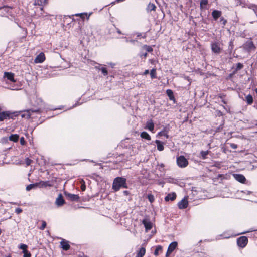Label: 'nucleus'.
I'll use <instances>...</instances> for the list:
<instances>
[{"label": "nucleus", "mask_w": 257, "mask_h": 257, "mask_svg": "<svg viewBox=\"0 0 257 257\" xmlns=\"http://www.w3.org/2000/svg\"><path fill=\"white\" fill-rule=\"evenodd\" d=\"M151 77L153 79L156 78V69L154 68L150 71Z\"/></svg>", "instance_id": "obj_27"}, {"label": "nucleus", "mask_w": 257, "mask_h": 257, "mask_svg": "<svg viewBox=\"0 0 257 257\" xmlns=\"http://www.w3.org/2000/svg\"><path fill=\"white\" fill-rule=\"evenodd\" d=\"M162 249V247L161 245H158L154 252V255L156 256L158 255L159 254V251H161Z\"/></svg>", "instance_id": "obj_29"}, {"label": "nucleus", "mask_w": 257, "mask_h": 257, "mask_svg": "<svg viewBox=\"0 0 257 257\" xmlns=\"http://www.w3.org/2000/svg\"><path fill=\"white\" fill-rule=\"evenodd\" d=\"M243 48L248 52H249L252 50H254L255 48L253 42L251 41H248L244 44Z\"/></svg>", "instance_id": "obj_5"}, {"label": "nucleus", "mask_w": 257, "mask_h": 257, "mask_svg": "<svg viewBox=\"0 0 257 257\" xmlns=\"http://www.w3.org/2000/svg\"><path fill=\"white\" fill-rule=\"evenodd\" d=\"M32 162V160L30 159L29 158H27L25 159V163L27 166H29L31 164Z\"/></svg>", "instance_id": "obj_35"}, {"label": "nucleus", "mask_w": 257, "mask_h": 257, "mask_svg": "<svg viewBox=\"0 0 257 257\" xmlns=\"http://www.w3.org/2000/svg\"><path fill=\"white\" fill-rule=\"evenodd\" d=\"M156 6L152 3H149L147 6V10L148 11H155Z\"/></svg>", "instance_id": "obj_23"}, {"label": "nucleus", "mask_w": 257, "mask_h": 257, "mask_svg": "<svg viewBox=\"0 0 257 257\" xmlns=\"http://www.w3.org/2000/svg\"><path fill=\"white\" fill-rule=\"evenodd\" d=\"M243 68V65L240 63L237 64V69H240Z\"/></svg>", "instance_id": "obj_45"}, {"label": "nucleus", "mask_w": 257, "mask_h": 257, "mask_svg": "<svg viewBox=\"0 0 257 257\" xmlns=\"http://www.w3.org/2000/svg\"><path fill=\"white\" fill-rule=\"evenodd\" d=\"M68 196L70 200L73 201H77L79 199V197L77 195L68 194Z\"/></svg>", "instance_id": "obj_22"}, {"label": "nucleus", "mask_w": 257, "mask_h": 257, "mask_svg": "<svg viewBox=\"0 0 257 257\" xmlns=\"http://www.w3.org/2000/svg\"><path fill=\"white\" fill-rule=\"evenodd\" d=\"M84 15H87V14L81 13V14H76V16H80L82 18H84Z\"/></svg>", "instance_id": "obj_48"}, {"label": "nucleus", "mask_w": 257, "mask_h": 257, "mask_svg": "<svg viewBox=\"0 0 257 257\" xmlns=\"http://www.w3.org/2000/svg\"><path fill=\"white\" fill-rule=\"evenodd\" d=\"M147 53H145L142 55V56H143L144 58H146L147 57Z\"/></svg>", "instance_id": "obj_53"}, {"label": "nucleus", "mask_w": 257, "mask_h": 257, "mask_svg": "<svg viewBox=\"0 0 257 257\" xmlns=\"http://www.w3.org/2000/svg\"><path fill=\"white\" fill-rule=\"evenodd\" d=\"M155 143L157 144V149L160 151H163L164 150V145L159 140H156Z\"/></svg>", "instance_id": "obj_18"}, {"label": "nucleus", "mask_w": 257, "mask_h": 257, "mask_svg": "<svg viewBox=\"0 0 257 257\" xmlns=\"http://www.w3.org/2000/svg\"><path fill=\"white\" fill-rule=\"evenodd\" d=\"M176 195L175 193H169L165 197V200L166 201H173L176 199Z\"/></svg>", "instance_id": "obj_10"}, {"label": "nucleus", "mask_w": 257, "mask_h": 257, "mask_svg": "<svg viewBox=\"0 0 257 257\" xmlns=\"http://www.w3.org/2000/svg\"><path fill=\"white\" fill-rule=\"evenodd\" d=\"M232 44V42H230V45H231Z\"/></svg>", "instance_id": "obj_58"}, {"label": "nucleus", "mask_w": 257, "mask_h": 257, "mask_svg": "<svg viewBox=\"0 0 257 257\" xmlns=\"http://www.w3.org/2000/svg\"><path fill=\"white\" fill-rule=\"evenodd\" d=\"M237 242L239 247L243 248L246 245L248 242V239L246 236H241L237 239Z\"/></svg>", "instance_id": "obj_4"}, {"label": "nucleus", "mask_w": 257, "mask_h": 257, "mask_svg": "<svg viewBox=\"0 0 257 257\" xmlns=\"http://www.w3.org/2000/svg\"><path fill=\"white\" fill-rule=\"evenodd\" d=\"M223 43L219 40H215L211 43V48L212 52L218 54L222 50Z\"/></svg>", "instance_id": "obj_2"}, {"label": "nucleus", "mask_w": 257, "mask_h": 257, "mask_svg": "<svg viewBox=\"0 0 257 257\" xmlns=\"http://www.w3.org/2000/svg\"><path fill=\"white\" fill-rule=\"evenodd\" d=\"M144 226L146 228V231H148L150 230L152 227V224L151 222L148 219H144L142 221Z\"/></svg>", "instance_id": "obj_9"}, {"label": "nucleus", "mask_w": 257, "mask_h": 257, "mask_svg": "<svg viewBox=\"0 0 257 257\" xmlns=\"http://www.w3.org/2000/svg\"><path fill=\"white\" fill-rule=\"evenodd\" d=\"M158 135L160 136H165L167 138H168V135L166 133H165L164 132H160L158 133Z\"/></svg>", "instance_id": "obj_41"}, {"label": "nucleus", "mask_w": 257, "mask_h": 257, "mask_svg": "<svg viewBox=\"0 0 257 257\" xmlns=\"http://www.w3.org/2000/svg\"><path fill=\"white\" fill-rule=\"evenodd\" d=\"M144 48H146V50L148 51V52H151L153 51V49L151 47L149 46H144Z\"/></svg>", "instance_id": "obj_40"}, {"label": "nucleus", "mask_w": 257, "mask_h": 257, "mask_svg": "<svg viewBox=\"0 0 257 257\" xmlns=\"http://www.w3.org/2000/svg\"><path fill=\"white\" fill-rule=\"evenodd\" d=\"M220 21L223 26L226 24L227 22L226 20L224 18H221Z\"/></svg>", "instance_id": "obj_42"}, {"label": "nucleus", "mask_w": 257, "mask_h": 257, "mask_svg": "<svg viewBox=\"0 0 257 257\" xmlns=\"http://www.w3.org/2000/svg\"><path fill=\"white\" fill-rule=\"evenodd\" d=\"M81 190L82 191H84L86 189V186L85 185H84V184H82L81 186Z\"/></svg>", "instance_id": "obj_47"}, {"label": "nucleus", "mask_w": 257, "mask_h": 257, "mask_svg": "<svg viewBox=\"0 0 257 257\" xmlns=\"http://www.w3.org/2000/svg\"><path fill=\"white\" fill-rule=\"evenodd\" d=\"M79 257H87V256L84 255V254H82V255H79Z\"/></svg>", "instance_id": "obj_54"}, {"label": "nucleus", "mask_w": 257, "mask_h": 257, "mask_svg": "<svg viewBox=\"0 0 257 257\" xmlns=\"http://www.w3.org/2000/svg\"><path fill=\"white\" fill-rule=\"evenodd\" d=\"M100 66H101V65H100V64H99V66H95V68H96V69H98V70H101V67H100Z\"/></svg>", "instance_id": "obj_50"}, {"label": "nucleus", "mask_w": 257, "mask_h": 257, "mask_svg": "<svg viewBox=\"0 0 257 257\" xmlns=\"http://www.w3.org/2000/svg\"><path fill=\"white\" fill-rule=\"evenodd\" d=\"M145 128L153 132L154 128V124L152 120H150L147 122Z\"/></svg>", "instance_id": "obj_11"}, {"label": "nucleus", "mask_w": 257, "mask_h": 257, "mask_svg": "<svg viewBox=\"0 0 257 257\" xmlns=\"http://www.w3.org/2000/svg\"><path fill=\"white\" fill-rule=\"evenodd\" d=\"M64 200L63 199L61 194H60L56 200V203L58 206H62L64 203Z\"/></svg>", "instance_id": "obj_13"}, {"label": "nucleus", "mask_w": 257, "mask_h": 257, "mask_svg": "<svg viewBox=\"0 0 257 257\" xmlns=\"http://www.w3.org/2000/svg\"><path fill=\"white\" fill-rule=\"evenodd\" d=\"M22 212V209L20 208H17L15 210V212L17 214H20Z\"/></svg>", "instance_id": "obj_44"}, {"label": "nucleus", "mask_w": 257, "mask_h": 257, "mask_svg": "<svg viewBox=\"0 0 257 257\" xmlns=\"http://www.w3.org/2000/svg\"><path fill=\"white\" fill-rule=\"evenodd\" d=\"M42 226L40 227V229L43 230L45 229V228L46 226V222L45 221H42Z\"/></svg>", "instance_id": "obj_39"}, {"label": "nucleus", "mask_w": 257, "mask_h": 257, "mask_svg": "<svg viewBox=\"0 0 257 257\" xmlns=\"http://www.w3.org/2000/svg\"><path fill=\"white\" fill-rule=\"evenodd\" d=\"M126 179L122 177H117L114 179L113 185L112 188L115 191H118L121 188H126Z\"/></svg>", "instance_id": "obj_1"}, {"label": "nucleus", "mask_w": 257, "mask_h": 257, "mask_svg": "<svg viewBox=\"0 0 257 257\" xmlns=\"http://www.w3.org/2000/svg\"><path fill=\"white\" fill-rule=\"evenodd\" d=\"M4 76L6 77L8 80L12 82H15L14 76V75L13 73L11 72H5Z\"/></svg>", "instance_id": "obj_12"}, {"label": "nucleus", "mask_w": 257, "mask_h": 257, "mask_svg": "<svg viewBox=\"0 0 257 257\" xmlns=\"http://www.w3.org/2000/svg\"><path fill=\"white\" fill-rule=\"evenodd\" d=\"M149 71L148 70H146L144 72V75H147L149 73Z\"/></svg>", "instance_id": "obj_52"}, {"label": "nucleus", "mask_w": 257, "mask_h": 257, "mask_svg": "<svg viewBox=\"0 0 257 257\" xmlns=\"http://www.w3.org/2000/svg\"><path fill=\"white\" fill-rule=\"evenodd\" d=\"M37 186V184H31L26 187V190L29 191Z\"/></svg>", "instance_id": "obj_30"}, {"label": "nucleus", "mask_w": 257, "mask_h": 257, "mask_svg": "<svg viewBox=\"0 0 257 257\" xmlns=\"http://www.w3.org/2000/svg\"><path fill=\"white\" fill-rule=\"evenodd\" d=\"M9 117V114L5 112H0V121L4 120Z\"/></svg>", "instance_id": "obj_25"}, {"label": "nucleus", "mask_w": 257, "mask_h": 257, "mask_svg": "<svg viewBox=\"0 0 257 257\" xmlns=\"http://www.w3.org/2000/svg\"><path fill=\"white\" fill-rule=\"evenodd\" d=\"M233 176L237 181L241 183H244L246 181V178L242 174H234Z\"/></svg>", "instance_id": "obj_8"}, {"label": "nucleus", "mask_w": 257, "mask_h": 257, "mask_svg": "<svg viewBox=\"0 0 257 257\" xmlns=\"http://www.w3.org/2000/svg\"><path fill=\"white\" fill-rule=\"evenodd\" d=\"M177 164L179 167H186L188 164V160L183 156H180L177 158Z\"/></svg>", "instance_id": "obj_3"}, {"label": "nucleus", "mask_w": 257, "mask_h": 257, "mask_svg": "<svg viewBox=\"0 0 257 257\" xmlns=\"http://www.w3.org/2000/svg\"><path fill=\"white\" fill-rule=\"evenodd\" d=\"M20 143L22 145H24L25 144V141L24 137H21L20 138Z\"/></svg>", "instance_id": "obj_43"}, {"label": "nucleus", "mask_w": 257, "mask_h": 257, "mask_svg": "<svg viewBox=\"0 0 257 257\" xmlns=\"http://www.w3.org/2000/svg\"><path fill=\"white\" fill-rule=\"evenodd\" d=\"M171 253L172 252H169V250L168 249L166 254V257H168Z\"/></svg>", "instance_id": "obj_49"}, {"label": "nucleus", "mask_w": 257, "mask_h": 257, "mask_svg": "<svg viewBox=\"0 0 257 257\" xmlns=\"http://www.w3.org/2000/svg\"><path fill=\"white\" fill-rule=\"evenodd\" d=\"M246 101L248 104H251L253 102V98L251 95H248L245 97Z\"/></svg>", "instance_id": "obj_26"}, {"label": "nucleus", "mask_w": 257, "mask_h": 257, "mask_svg": "<svg viewBox=\"0 0 257 257\" xmlns=\"http://www.w3.org/2000/svg\"><path fill=\"white\" fill-rule=\"evenodd\" d=\"M101 71L104 76H106L108 74V71L105 68L101 67Z\"/></svg>", "instance_id": "obj_33"}, {"label": "nucleus", "mask_w": 257, "mask_h": 257, "mask_svg": "<svg viewBox=\"0 0 257 257\" xmlns=\"http://www.w3.org/2000/svg\"><path fill=\"white\" fill-rule=\"evenodd\" d=\"M48 3V0H36L35 2V5H45Z\"/></svg>", "instance_id": "obj_20"}, {"label": "nucleus", "mask_w": 257, "mask_h": 257, "mask_svg": "<svg viewBox=\"0 0 257 257\" xmlns=\"http://www.w3.org/2000/svg\"><path fill=\"white\" fill-rule=\"evenodd\" d=\"M207 0H201L200 2V7L202 8L203 6L207 5Z\"/></svg>", "instance_id": "obj_32"}, {"label": "nucleus", "mask_w": 257, "mask_h": 257, "mask_svg": "<svg viewBox=\"0 0 257 257\" xmlns=\"http://www.w3.org/2000/svg\"><path fill=\"white\" fill-rule=\"evenodd\" d=\"M127 191H124V193L125 194H127Z\"/></svg>", "instance_id": "obj_57"}, {"label": "nucleus", "mask_w": 257, "mask_h": 257, "mask_svg": "<svg viewBox=\"0 0 257 257\" xmlns=\"http://www.w3.org/2000/svg\"><path fill=\"white\" fill-rule=\"evenodd\" d=\"M9 139L11 141H14L15 142H16L18 141V140L19 139V136L18 135H17V134L11 135L9 137Z\"/></svg>", "instance_id": "obj_24"}, {"label": "nucleus", "mask_w": 257, "mask_h": 257, "mask_svg": "<svg viewBox=\"0 0 257 257\" xmlns=\"http://www.w3.org/2000/svg\"><path fill=\"white\" fill-rule=\"evenodd\" d=\"M146 252L145 248L142 247L139 250L137 251L136 257H143Z\"/></svg>", "instance_id": "obj_15"}, {"label": "nucleus", "mask_w": 257, "mask_h": 257, "mask_svg": "<svg viewBox=\"0 0 257 257\" xmlns=\"http://www.w3.org/2000/svg\"><path fill=\"white\" fill-rule=\"evenodd\" d=\"M45 60V56L43 53H40L35 59V63H41Z\"/></svg>", "instance_id": "obj_7"}, {"label": "nucleus", "mask_w": 257, "mask_h": 257, "mask_svg": "<svg viewBox=\"0 0 257 257\" xmlns=\"http://www.w3.org/2000/svg\"><path fill=\"white\" fill-rule=\"evenodd\" d=\"M230 147L233 149H236L237 147V145L235 144H230Z\"/></svg>", "instance_id": "obj_46"}, {"label": "nucleus", "mask_w": 257, "mask_h": 257, "mask_svg": "<svg viewBox=\"0 0 257 257\" xmlns=\"http://www.w3.org/2000/svg\"><path fill=\"white\" fill-rule=\"evenodd\" d=\"M30 111L34 112H37L39 111H38V110H27V113L28 114H27V117L28 118H30V116H31Z\"/></svg>", "instance_id": "obj_38"}, {"label": "nucleus", "mask_w": 257, "mask_h": 257, "mask_svg": "<svg viewBox=\"0 0 257 257\" xmlns=\"http://www.w3.org/2000/svg\"><path fill=\"white\" fill-rule=\"evenodd\" d=\"M188 204L187 197H185L181 200L178 204L179 209H184L187 207Z\"/></svg>", "instance_id": "obj_6"}, {"label": "nucleus", "mask_w": 257, "mask_h": 257, "mask_svg": "<svg viewBox=\"0 0 257 257\" xmlns=\"http://www.w3.org/2000/svg\"><path fill=\"white\" fill-rule=\"evenodd\" d=\"M117 32L119 34H121V32L120 31V30H117Z\"/></svg>", "instance_id": "obj_55"}, {"label": "nucleus", "mask_w": 257, "mask_h": 257, "mask_svg": "<svg viewBox=\"0 0 257 257\" xmlns=\"http://www.w3.org/2000/svg\"><path fill=\"white\" fill-rule=\"evenodd\" d=\"M108 64H109V65H110L112 68H113V67L114 66V65H115V64H114V63H112V62L108 63Z\"/></svg>", "instance_id": "obj_51"}, {"label": "nucleus", "mask_w": 257, "mask_h": 257, "mask_svg": "<svg viewBox=\"0 0 257 257\" xmlns=\"http://www.w3.org/2000/svg\"><path fill=\"white\" fill-rule=\"evenodd\" d=\"M135 41L134 40H131V42H134Z\"/></svg>", "instance_id": "obj_59"}, {"label": "nucleus", "mask_w": 257, "mask_h": 257, "mask_svg": "<svg viewBox=\"0 0 257 257\" xmlns=\"http://www.w3.org/2000/svg\"><path fill=\"white\" fill-rule=\"evenodd\" d=\"M41 186L43 187H46L47 186H52V184H51L49 181L42 182V183H41Z\"/></svg>", "instance_id": "obj_28"}, {"label": "nucleus", "mask_w": 257, "mask_h": 257, "mask_svg": "<svg viewBox=\"0 0 257 257\" xmlns=\"http://www.w3.org/2000/svg\"><path fill=\"white\" fill-rule=\"evenodd\" d=\"M40 10H41V11H43V8H41Z\"/></svg>", "instance_id": "obj_56"}, {"label": "nucleus", "mask_w": 257, "mask_h": 257, "mask_svg": "<svg viewBox=\"0 0 257 257\" xmlns=\"http://www.w3.org/2000/svg\"><path fill=\"white\" fill-rule=\"evenodd\" d=\"M213 18L216 20L221 15V12L218 10H214L212 13Z\"/></svg>", "instance_id": "obj_16"}, {"label": "nucleus", "mask_w": 257, "mask_h": 257, "mask_svg": "<svg viewBox=\"0 0 257 257\" xmlns=\"http://www.w3.org/2000/svg\"><path fill=\"white\" fill-rule=\"evenodd\" d=\"M61 245L62 248L65 250H67L70 248V245L68 244V242L65 241V240H63L61 242Z\"/></svg>", "instance_id": "obj_14"}, {"label": "nucleus", "mask_w": 257, "mask_h": 257, "mask_svg": "<svg viewBox=\"0 0 257 257\" xmlns=\"http://www.w3.org/2000/svg\"><path fill=\"white\" fill-rule=\"evenodd\" d=\"M209 153V151H202L200 154V157H201L202 159H205L207 158V156L208 155Z\"/></svg>", "instance_id": "obj_21"}, {"label": "nucleus", "mask_w": 257, "mask_h": 257, "mask_svg": "<svg viewBox=\"0 0 257 257\" xmlns=\"http://www.w3.org/2000/svg\"><path fill=\"white\" fill-rule=\"evenodd\" d=\"M23 252L24 253V257H31V253L27 250L23 251Z\"/></svg>", "instance_id": "obj_37"}, {"label": "nucleus", "mask_w": 257, "mask_h": 257, "mask_svg": "<svg viewBox=\"0 0 257 257\" xmlns=\"http://www.w3.org/2000/svg\"><path fill=\"white\" fill-rule=\"evenodd\" d=\"M20 248L21 249H22L23 250V251H26L27 250V245H26V244H21L20 246Z\"/></svg>", "instance_id": "obj_34"}, {"label": "nucleus", "mask_w": 257, "mask_h": 257, "mask_svg": "<svg viewBox=\"0 0 257 257\" xmlns=\"http://www.w3.org/2000/svg\"><path fill=\"white\" fill-rule=\"evenodd\" d=\"M166 93H167L168 96L170 97V99H172V97L173 98V92L171 90H170V89L167 90Z\"/></svg>", "instance_id": "obj_31"}, {"label": "nucleus", "mask_w": 257, "mask_h": 257, "mask_svg": "<svg viewBox=\"0 0 257 257\" xmlns=\"http://www.w3.org/2000/svg\"><path fill=\"white\" fill-rule=\"evenodd\" d=\"M177 246V242H172L169 246L168 249L169 252H173L174 250L176 248Z\"/></svg>", "instance_id": "obj_17"}, {"label": "nucleus", "mask_w": 257, "mask_h": 257, "mask_svg": "<svg viewBox=\"0 0 257 257\" xmlns=\"http://www.w3.org/2000/svg\"><path fill=\"white\" fill-rule=\"evenodd\" d=\"M148 198L151 203L153 202L154 201V196L152 194L148 195Z\"/></svg>", "instance_id": "obj_36"}, {"label": "nucleus", "mask_w": 257, "mask_h": 257, "mask_svg": "<svg viewBox=\"0 0 257 257\" xmlns=\"http://www.w3.org/2000/svg\"><path fill=\"white\" fill-rule=\"evenodd\" d=\"M141 137L147 140H151V137L146 132H143L141 133Z\"/></svg>", "instance_id": "obj_19"}]
</instances>
